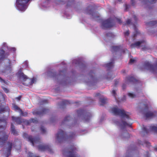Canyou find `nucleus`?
I'll list each match as a JSON object with an SVG mask.
<instances>
[{
	"label": "nucleus",
	"mask_w": 157,
	"mask_h": 157,
	"mask_svg": "<svg viewBox=\"0 0 157 157\" xmlns=\"http://www.w3.org/2000/svg\"><path fill=\"white\" fill-rule=\"evenodd\" d=\"M41 130L43 133H45L46 132V130L45 128L43 127H41Z\"/></svg>",
	"instance_id": "obj_41"
},
{
	"label": "nucleus",
	"mask_w": 157,
	"mask_h": 157,
	"mask_svg": "<svg viewBox=\"0 0 157 157\" xmlns=\"http://www.w3.org/2000/svg\"><path fill=\"white\" fill-rule=\"evenodd\" d=\"M12 105V107L15 110L19 112H21V109L19 108L17 105L14 104H13Z\"/></svg>",
	"instance_id": "obj_20"
},
{
	"label": "nucleus",
	"mask_w": 157,
	"mask_h": 157,
	"mask_svg": "<svg viewBox=\"0 0 157 157\" xmlns=\"http://www.w3.org/2000/svg\"><path fill=\"white\" fill-rule=\"evenodd\" d=\"M21 96H19L17 98H16V99L18 100H20V99H21Z\"/></svg>",
	"instance_id": "obj_47"
},
{
	"label": "nucleus",
	"mask_w": 157,
	"mask_h": 157,
	"mask_svg": "<svg viewBox=\"0 0 157 157\" xmlns=\"http://www.w3.org/2000/svg\"><path fill=\"white\" fill-rule=\"evenodd\" d=\"M80 112V110H78V113H79Z\"/></svg>",
	"instance_id": "obj_54"
},
{
	"label": "nucleus",
	"mask_w": 157,
	"mask_h": 157,
	"mask_svg": "<svg viewBox=\"0 0 157 157\" xmlns=\"http://www.w3.org/2000/svg\"><path fill=\"white\" fill-rule=\"evenodd\" d=\"M116 90H113V91H112V94L113 95L115 98L116 99Z\"/></svg>",
	"instance_id": "obj_39"
},
{
	"label": "nucleus",
	"mask_w": 157,
	"mask_h": 157,
	"mask_svg": "<svg viewBox=\"0 0 157 157\" xmlns=\"http://www.w3.org/2000/svg\"><path fill=\"white\" fill-rule=\"evenodd\" d=\"M38 149L41 151L48 150L50 153L52 152L50 146L46 144H40L38 146Z\"/></svg>",
	"instance_id": "obj_9"
},
{
	"label": "nucleus",
	"mask_w": 157,
	"mask_h": 157,
	"mask_svg": "<svg viewBox=\"0 0 157 157\" xmlns=\"http://www.w3.org/2000/svg\"><path fill=\"white\" fill-rule=\"evenodd\" d=\"M48 110L46 109H44L41 111H35L34 112V114L41 115L46 113L48 112Z\"/></svg>",
	"instance_id": "obj_15"
},
{
	"label": "nucleus",
	"mask_w": 157,
	"mask_h": 157,
	"mask_svg": "<svg viewBox=\"0 0 157 157\" xmlns=\"http://www.w3.org/2000/svg\"><path fill=\"white\" fill-rule=\"evenodd\" d=\"M135 60L134 59H131L130 60L129 63L131 64L135 62Z\"/></svg>",
	"instance_id": "obj_42"
},
{
	"label": "nucleus",
	"mask_w": 157,
	"mask_h": 157,
	"mask_svg": "<svg viewBox=\"0 0 157 157\" xmlns=\"http://www.w3.org/2000/svg\"><path fill=\"white\" fill-rule=\"evenodd\" d=\"M75 60H74L73 61V63L75 62Z\"/></svg>",
	"instance_id": "obj_61"
},
{
	"label": "nucleus",
	"mask_w": 157,
	"mask_h": 157,
	"mask_svg": "<svg viewBox=\"0 0 157 157\" xmlns=\"http://www.w3.org/2000/svg\"><path fill=\"white\" fill-rule=\"evenodd\" d=\"M129 137V135L128 133L126 132L123 135L122 137L125 138H127Z\"/></svg>",
	"instance_id": "obj_33"
},
{
	"label": "nucleus",
	"mask_w": 157,
	"mask_h": 157,
	"mask_svg": "<svg viewBox=\"0 0 157 157\" xmlns=\"http://www.w3.org/2000/svg\"><path fill=\"white\" fill-rule=\"evenodd\" d=\"M147 145H148V146H149V144H148V143Z\"/></svg>",
	"instance_id": "obj_59"
},
{
	"label": "nucleus",
	"mask_w": 157,
	"mask_h": 157,
	"mask_svg": "<svg viewBox=\"0 0 157 157\" xmlns=\"http://www.w3.org/2000/svg\"><path fill=\"white\" fill-rule=\"evenodd\" d=\"M147 66H148V68H149V63H148V65H147Z\"/></svg>",
	"instance_id": "obj_53"
},
{
	"label": "nucleus",
	"mask_w": 157,
	"mask_h": 157,
	"mask_svg": "<svg viewBox=\"0 0 157 157\" xmlns=\"http://www.w3.org/2000/svg\"><path fill=\"white\" fill-rule=\"evenodd\" d=\"M19 113H21V115L23 116H26L28 114V113L27 112H23L21 110V112H19Z\"/></svg>",
	"instance_id": "obj_35"
},
{
	"label": "nucleus",
	"mask_w": 157,
	"mask_h": 157,
	"mask_svg": "<svg viewBox=\"0 0 157 157\" xmlns=\"http://www.w3.org/2000/svg\"><path fill=\"white\" fill-rule=\"evenodd\" d=\"M6 110H8V109H9V108H8V107H6Z\"/></svg>",
	"instance_id": "obj_55"
},
{
	"label": "nucleus",
	"mask_w": 157,
	"mask_h": 157,
	"mask_svg": "<svg viewBox=\"0 0 157 157\" xmlns=\"http://www.w3.org/2000/svg\"><path fill=\"white\" fill-rule=\"evenodd\" d=\"M113 26V21L110 19L104 21L102 24L101 27L103 29L110 27Z\"/></svg>",
	"instance_id": "obj_6"
},
{
	"label": "nucleus",
	"mask_w": 157,
	"mask_h": 157,
	"mask_svg": "<svg viewBox=\"0 0 157 157\" xmlns=\"http://www.w3.org/2000/svg\"><path fill=\"white\" fill-rule=\"evenodd\" d=\"M0 82H5V81L2 79L1 77H0Z\"/></svg>",
	"instance_id": "obj_46"
},
{
	"label": "nucleus",
	"mask_w": 157,
	"mask_h": 157,
	"mask_svg": "<svg viewBox=\"0 0 157 157\" xmlns=\"http://www.w3.org/2000/svg\"><path fill=\"white\" fill-rule=\"evenodd\" d=\"M68 157H77L73 152H69L67 153Z\"/></svg>",
	"instance_id": "obj_29"
},
{
	"label": "nucleus",
	"mask_w": 157,
	"mask_h": 157,
	"mask_svg": "<svg viewBox=\"0 0 157 157\" xmlns=\"http://www.w3.org/2000/svg\"><path fill=\"white\" fill-rule=\"evenodd\" d=\"M65 137V135L64 132L62 130H59L58 133L57 134L56 136V140L59 141L63 140Z\"/></svg>",
	"instance_id": "obj_7"
},
{
	"label": "nucleus",
	"mask_w": 157,
	"mask_h": 157,
	"mask_svg": "<svg viewBox=\"0 0 157 157\" xmlns=\"http://www.w3.org/2000/svg\"><path fill=\"white\" fill-rule=\"evenodd\" d=\"M126 84H128L131 82H135L136 79L132 76H128L127 77L126 79Z\"/></svg>",
	"instance_id": "obj_13"
},
{
	"label": "nucleus",
	"mask_w": 157,
	"mask_h": 157,
	"mask_svg": "<svg viewBox=\"0 0 157 157\" xmlns=\"http://www.w3.org/2000/svg\"><path fill=\"white\" fill-rule=\"evenodd\" d=\"M19 78L20 80L23 82H28L29 79L27 76L25 75L23 73H21L19 75Z\"/></svg>",
	"instance_id": "obj_12"
},
{
	"label": "nucleus",
	"mask_w": 157,
	"mask_h": 157,
	"mask_svg": "<svg viewBox=\"0 0 157 157\" xmlns=\"http://www.w3.org/2000/svg\"><path fill=\"white\" fill-rule=\"evenodd\" d=\"M28 80V82H24L23 84L25 85H32L36 82V78H33L31 80L29 79Z\"/></svg>",
	"instance_id": "obj_14"
},
{
	"label": "nucleus",
	"mask_w": 157,
	"mask_h": 157,
	"mask_svg": "<svg viewBox=\"0 0 157 157\" xmlns=\"http://www.w3.org/2000/svg\"><path fill=\"white\" fill-rule=\"evenodd\" d=\"M133 0H131V1H132H132H133Z\"/></svg>",
	"instance_id": "obj_63"
},
{
	"label": "nucleus",
	"mask_w": 157,
	"mask_h": 157,
	"mask_svg": "<svg viewBox=\"0 0 157 157\" xmlns=\"http://www.w3.org/2000/svg\"><path fill=\"white\" fill-rule=\"evenodd\" d=\"M147 134V130L146 126H143L142 128V131L140 132V135L141 136L144 137L146 136Z\"/></svg>",
	"instance_id": "obj_16"
},
{
	"label": "nucleus",
	"mask_w": 157,
	"mask_h": 157,
	"mask_svg": "<svg viewBox=\"0 0 157 157\" xmlns=\"http://www.w3.org/2000/svg\"><path fill=\"white\" fill-rule=\"evenodd\" d=\"M157 23V22L156 21H152L148 23V25H149V26H152L155 25Z\"/></svg>",
	"instance_id": "obj_23"
},
{
	"label": "nucleus",
	"mask_w": 157,
	"mask_h": 157,
	"mask_svg": "<svg viewBox=\"0 0 157 157\" xmlns=\"http://www.w3.org/2000/svg\"><path fill=\"white\" fill-rule=\"evenodd\" d=\"M12 120L16 122L17 124H20L22 123L23 122L25 124H26L25 121L20 117H16L13 116L12 117Z\"/></svg>",
	"instance_id": "obj_11"
},
{
	"label": "nucleus",
	"mask_w": 157,
	"mask_h": 157,
	"mask_svg": "<svg viewBox=\"0 0 157 157\" xmlns=\"http://www.w3.org/2000/svg\"><path fill=\"white\" fill-rule=\"evenodd\" d=\"M5 100V98L4 95L2 93L0 92V101H3Z\"/></svg>",
	"instance_id": "obj_28"
},
{
	"label": "nucleus",
	"mask_w": 157,
	"mask_h": 157,
	"mask_svg": "<svg viewBox=\"0 0 157 157\" xmlns=\"http://www.w3.org/2000/svg\"><path fill=\"white\" fill-rule=\"evenodd\" d=\"M11 131L12 133L14 135H17L18 133V132L15 129L14 126L13 124L11 125Z\"/></svg>",
	"instance_id": "obj_18"
},
{
	"label": "nucleus",
	"mask_w": 157,
	"mask_h": 157,
	"mask_svg": "<svg viewBox=\"0 0 157 157\" xmlns=\"http://www.w3.org/2000/svg\"><path fill=\"white\" fill-rule=\"evenodd\" d=\"M70 119L71 118L69 116H67L66 117L63 122V123L64 124V123H66L67 121H69L70 120Z\"/></svg>",
	"instance_id": "obj_27"
},
{
	"label": "nucleus",
	"mask_w": 157,
	"mask_h": 157,
	"mask_svg": "<svg viewBox=\"0 0 157 157\" xmlns=\"http://www.w3.org/2000/svg\"><path fill=\"white\" fill-rule=\"evenodd\" d=\"M11 67L10 66V65L8 66L6 69L4 71V73L6 74H8L10 73L11 71Z\"/></svg>",
	"instance_id": "obj_22"
},
{
	"label": "nucleus",
	"mask_w": 157,
	"mask_h": 157,
	"mask_svg": "<svg viewBox=\"0 0 157 157\" xmlns=\"http://www.w3.org/2000/svg\"><path fill=\"white\" fill-rule=\"evenodd\" d=\"M120 48L118 46H113L112 47V51H117L119 50Z\"/></svg>",
	"instance_id": "obj_30"
},
{
	"label": "nucleus",
	"mask_w": 157,
	"mask_h": 157,
	"mask_svg": "<svg viewBox=\"0 0 157 157\" xmlns=\"http://www.w3.org/2000/svg\"><path fill=\"white\" fill-rule=\"evenodd\" d=\"M147 68V62L146 61L144 63L142 66V69H146Z\"/></svg>",
	"instance_id": "obj_31"
},
{
	"label": "nucleus",
	"mask_w": 157,
	"mask_h": 157,
	"mask_svg": "<svg viewBox=\"0 0 157 157\" xmlns=\"http://www.w3.org/2000/svg\"><path fill=\"white\" fill-rule=\"evenodd\" d=\"M113 62H111L109 63H107L106 64V67L109 68H110L112 67L113 65Z\"/></svg>",
	"instance_id": "obj_26"
},
{
	"label": "nucleus",
	"mask_w": 157,
	"mask_h": 157,
	"mask_svg": "<svg viewBox=\"0 0 157 157\" xmlns=\"http://www.w3.org/2000/svg\"><path fill=\"white\" fill-rule=\"evenodd\" d=\"M117 20L119 23H121V20L120 19H117Z\"/></svg>",
	"instance_id": "obj_49"
},
{
	"label": "nucleus",
	"mask_w": 157,
	"mask_h": 157,
	"mask_svg": "<svg viewBox=\"0 0 157 157\" xmlns=\"http://www.w3.org/2000/svg\"><path fill=\"white\" fill-rule=\"evenodd\" d=\"M23 137L25 138L27 140L30 142L33 146H34L35 144L40 142V139L38 138H33L32 136H29L26 133H24L23 135Z\"/></svg>",
	"instance_id": "obj_5"
},
{
	"label": "nucleus",
	"mask_w": 157,
	"mask_h": 157,
	"mask_svg": "<svg viewBox=\"0 0 157 157\" xmlns=\"http://www.w3.org/2000/svg\"><path fill=\"white\" fill-rule=\"evenodd\" d=\"M152 70L153 72L157 71V64L154 67H152Z\"/></svg>",
	"instance_id": "obj_36"
},
{
	"label": "nucleus",
	"mask_w": 157,
	"mask_h": 157,
	"mask_svg": "<svg viewBox=\"0 0 157 157\" xmlns=\"http://www.w3.org/2000/svg\"><path fill=\"white\" fill-rule=\"evenodd\" d=\"M140 112L144 115L146 119L147 118V104L143 105L140 109Z\"/></svg>",
	"instance_id": "obj_10"
},
{
	"label": "nucleus",
	"mask_w": 157,
	"mask_h": 157,
	"mask_svg": "<svg viewBox=\"0 0 157 157\" xmlns=\"http://www.w3.org/2000/svg\"><path fill=\"white\" fill-rule=\"evenodd\" d=\"M157 2V0H148V8L151 6V8L153 6V4L156 3Z\"/></svg>",
	"instance_id": "obj_17"
},
{
	"label": "nucleus",
	"mask_w": 157,
	"mask_h": 157,
	"mask_svg": "<svg viewBox=\"0 0 157 157\" xmlns=\"http://www.w3.org/2000/svg\"><path fill=\"white\" fill-rule=\"evenodd\" d=\"M131 48L136 47L141 48L143 51H145L147 49L146 41L144 40H141L136 42L130 45Z\"/></svg>",
	"instance_id": "obj_3"
},
{
	"label": "nucleus",
	"mask_w": 157,
	"mask_h": 157,
	"mask_svg": "<svg viewBox=\"0 0 157 157\" xmlns=\"http://www.w3.org/2000/svg\"><path fill=\"white\" fill-rule=\"evenodd\" d=\"M128 96L131 98H134L136 97V95L133 93H129L128 94Z\"/></svg>",
	"instance_id": "obj_32"
},
{
	"label": "nucleus",
	"mask_w": 157,
	"mask_h": 157,
	"mask_svg": "<svg viewBox=\"0 0 157 157\" xmlns=\"http://www.w3.org/2000/svg\"><path fill=\"white\" fill-rule=\"evenodd\" d=\"M150 131H152L157 133V127L155 125H152L150 126Z\"/></svg>",
	"instance_id": "obj_21"
},
{
	"label": "nucleus",
	"mask_w": 157,
	"mask_h": 157,
	"mask_svg": "<svg viewBox=\"0 0 157 157\" xmlns=\"http://www.w3.org/2000/svg\"><path fill=\"white\" fill-rule=\"evenodd\" d=\"M89 118H87V119H86V118L85 117L84 118V120L85 121H88V120H89Z\"/></svg>",
	"instance_id": "obj_48"
},
{
	"label": "nucleus",
	"mask_w": 157,
	"mask_h": 157,
	"mask_svg": "<svg viewBox=\"0 0 157 157\" xmlns=\"http://www.w3.org/2000/svg\"><path fill=\"white\" fill-rule=\"evenodd\" d=\"M134 17H135V20H136V16H134Z\"/></svg>",
	"instance_id": "obj_56"
},
{
	"label": "nucleus",
	"mask_w": 157,
	"mask_h": 157,
	"mask_svg": "<svg viewBox=\"0 0 157 157\" xmlns=\"http://www.w3.org/2000/svg\"><path fill=\"white\" fill-rule=\"evenodd\" d=\"M124 100H125V99H124V100H122V101H124Z\"/></svg>",
	"instance_id": "obj_60"
},
{
	"label": "nucleus",
	"mask_w": 157,
	"mask_h": 157,
	"mask_svg": "<svg viewBox=\"0 0 157 157\" xmlns=\"http://www.w3.org/2000/svg\"><path fill=\"white\" fill-rule=\"evenodd\" d=\"M5 109L4 107L0 106V113H1L4 111H5Z\"/></svg>",
	"instance_id": "obj_37"
},
{
	"label": "nucleus",
	"mask_w": 157,
	"mask_h": 157,
	"mask_svg": "<svg viewBox=\"0 0 157 157\" xmlns=\"http://www.w3.org/2000/svg\"><path fill=\"white\" fill-rule=\"evenodd\" d=\"M3 89L6 93H8L9 92V90L7 89L4 88Z\"/></svg>",
	"instance_id": "obj_44"
},
{
	"label": "nucleus",
	"mask_w": 157,
	"mask_h": 157,
	"mask_svg": "<svg viewBox=\"0 0 157 157\" xmlns=\"http://www.w3.org/2000/svg\"><path fill=\"white\" fill-rule=\"evenodd\" d=\"M111 112L114 115H119L122 117V119L120 122L116 121H114L115 124L121 129H123L127 127H131L132 123L129 121L131 120L130 118L131 113H130L116 107L112 108Z\"/></svg>",
	"instance_id": "obj_1"
},
{
	"label": "nucleus",
	"mask_w": 157,
	"mask_h": 157,
	"mask_svg": "<svg viewBox=\"0 0 157 157\" xmlns=\"http://www.w3.org/2000/svg\"><path fill=\"white\" fill-rule=\"evenodd\" d=\"M130 22H131V20L130 19H128L126 21V24L127 25L129 24H130Z\"/></svg>",
	"instance_id": "obj_43"
},
{
	"label": "nucleus",
	"mask_w": 157,
	"mask_h": 157,
	"mask_svg": "<svg viewBox=\"0 0 157 157\" xmlns=\"http://www.w3.org/2000/svg\"><path fill=\"white\" fill-rule=\"evenodd\" d=\"M5 121H4L0 120V129H3ZM8 136L7 133L3 131H0V145H2L5 143L8 138Z\"/></svg>",
	"instance_id": "obj_2"
},
{
	"label": "nucleus",
	"mask_w": 157,
	"mask_h": 157,
	"mask_svg": "<svg viewBox=\"0 0 157 157\" xmlns=\"http://www.w3.org/2000/svg\"><path fill=\"white\" fill-rule=\"evenodd\" d=\"M154 116L155 114L153 112L148 110V117H152Z\"/></svg>",
	"instance_id": "obj_24"
},
{
	"label": "nucleus",
	"mask_w": 157,
	"mask_h": 157,
	"mask_svg": "<svg viewBox=\"0 0 157 157\" xmlns=\"http://www.w3.org/2000/svg\"><path fill=\"white\" fill-rule=\"evenodd\" d=\"M50 74H51V75H52V74H53V73H52V72H51V73H50Z\"/></svg>",
	"instance_id": "obj_58"
},
{
	"label": "nucleus",
	"mask_w": 157,
	"mask_h": 157,
	"mask_svg": "<svg viewBox=\"0 0 157 157\" xmlns=\"http://www.w3.org/2000/svg\"><path fill=\"white\" fill-rule=\"evenodd\" d=\"M25 122L26 123V124L29 125L32 122H33V123H36L37 122V120L36 119H31L29 121L25 120Z\"/></svg>",
	"instance_id": "obj_19"
},
{
	"label": "nucleus",
	"mask_w": 157,
	"mask_h": 157,
	"mask_svg": "<svg viewBox=\"0 0 157 157\" xmlns=\"http://www.w3.org/2000/svg\"><path fill=\"white\" fill-rule=\"evenodd\" d=\"M75 135V134L73 133H72V134H71V136H70V137L71 138H72V137H73V136Z\"/></svg>",
	"instance_id": "obj_51"
},
{
	"label": "nucleus",
	"mask_w": 157,
	"mask_h": 157,
	"mask_svg": "<svg viewBox=\"0 0 157 157\" xmlns=\"http://www.w3.org/2000/svg\"><path fill=\"white\" fill-rule=\"evenodd\" d=\"M143 6H144V5H146L147 3V0H140Z\"/></svg>",
	"instance_id": "obj_40"
},
{
	"label": "nucleus",
	"mask_w": 157,
	"mask_h": 157,
	"mask_svg": "<svg viewBox=\"0 0 157 157\" xmlns=\"http://www.w3.org/2000/svg\"><path fill=\"white\" fill-rule=\"evenodd\" d=\"M75 60H74L73 61V63L75 62Z\"/></svg>",
	"instance_id": "obj_62"
},
{
	"label": "nucleus",
	"mask_w": 157,
	"mask_h": 157,
	"mask_svg": "<svg viewBox=\"0 0 157 157\" xmlns=\"http://www.w3.org/2000/svg\"><path fill=\"white\" fill-rule=\"evenodd\" d=\"M12 146L13 144L12 142H9L6 145V148H4V151L6 152L7 154L6 157H8L10 154V152Z\"/></svg>",
	"instance_id": "obj_8"
},
{
	"label": "nucleus",
	"mask_w": 157,
	"mask_h": 157,
	"mask_svg": "<svg viewBox=\"0 0 157 157\" xmlns=\"http://www.w3.org/2000/svg\"><path fill=\"white\" fill-rule=\"evenodd\" d=\"M28 157H38L33 155V153L29 152L28 154Z\"/></svg>",
	"instance_id": "obj_38"
},
{
	"label": "nucleus",
	"mask_w": 157,
	"mask_h": 157,
	"mask_svg": "<svg viewBox=\"0 0 157 157\" xmlns=\"http://www.w3.org/2000/svg\"><path fill=\"white\" fill-rule=\"evenodd\" d=\"M119 2H121V0H117Z\"/></svg>",
	"instance_id": "obj_57"
},
{
	"label": "nucleus",
	"mask_w": 157,
	"mask_h": 157,
	"mask_svg": "<svg viewBox=\"0 0 157 157\" xmlns=\"http://www.w3.org/2000/svg\"><path fill=\"white\" fill-rule=\"evenodd\" d=\"M124 34L126 36H128L129 34V32L128 31H127Z\"/></svg>",
	"instance_id": "obj_45"
},
{
	"label": "nucleus",
	"mask_w": 157,
	"mask_h": 157,
	"mask_svg": "<svg viewBox=\"0 0 157 157\" xmlns=\"http://www.w3.org/2000/svg\"><path fill=\"white\" fill-rule=\"evenodd\" d=\"M6 47L9 51L11 50L13 51V52H14L16 50V49L15 48H9L5 43H3L2 47V49L0 50V61L9 55L7 53L5 54V52L3 50V49H6Z\"/></svg>",
	"instance_id": "obj_4"
},
{
	"label": "nucleus",
	"mask_w": 157,
	"mask_h": 157,
	"mask_svg": "<svg viewBox=\"0 0 157 157\" xmlns=\"http://www.w3.org/2000/svg\"><path fill=\"white\" fill-rule=\"evenodd\" d=\"M34 128V127L33 126L31 128V130L32 131H33V128Z\"/></svg>",
	"instance_id": "obj_52"
},
{
	"label": "nucleus",
	"mask_w": 157,
	"mask_h": 157,
	"mask_svg": "<svg viewBox=\"0 0 157 157\" xmlns=\"http://www.w3.org/2000/svg\"><path fill=\"white\" fill-rule=\"evenodd\" d=\"M92 16L93 17V18L95 19L96 20L97 19L96 18H97L98 17H99V16L98 15L97 16L96 13H92Z\"/></svg>",
	"instance_id": "obj_34"
},
{
	"label": "nucleus",
	"mask_w": 157,
	"mask_h": 157,
	"mask_svg": "<svg viewBox=\"0 0 157 157\" xmlns=\"http://www.w3.org/2000/svg\"><path fill=\"white\" fill-rule=\"evenodd\" d=\"M100 101L101 102V105H103L106 103V100L105 98H101L100 99Z\"/></svg>",
	"instance_id": "obj_25"
},
{
	"label": "nucleus",
	"mask_w": 157,
	"mask_h": 157,
	"mask_svg": "<svg viewBox=\"0 0 157 157\" xmlns=\"http://www.w3.org/2000/svg\"><path fill=\"white\" fill-rule=\"evenodd\" d=\"M47 102V100H43L42 101V103H46Z\"/></svg>",
	"instance_id": "obj_50"
}]
</instances>
